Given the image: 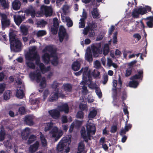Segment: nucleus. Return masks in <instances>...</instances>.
Instances as JSON below:
<instances>
[{
  "label": "nucleus",
  "mask_w": 153,
  "mask_h": 153,
  "mask_svg": "<svg viewBox=\"0 0 153 153\" xmlns=\"http://www.w3.org/2000/svg\"><path fill=\"white\" fill-rule=\"evenodd\" d=\"M39 86L42 88H45L46 86V80L45 77L42 78V80L40 81Z\"/></svg>",
  "instance_id": "nucleus-42"
},
{
  "label": "nucleus",
  "mask_w": 153,
  "mask_h": 153,
  "mask_svg": "<svg viewBox=\"0 0 153 153\" xmlns=\"http://www.w3.org/2000/svg\"><path fill=\"white\" fill-rule=\"evenodd\" d=\"M92 74L94 78H100L99 76L100 74V73L99 71H97L93 72Z\"/></svg>",
  "instance_id": "nucleus-57"
},
{
  "label": "nucleus",
  "mask_w": 153,
  "mask_h": 153,
  "mask_svg": "<svg viewBox=\"0 0 153 153\" xmlns=\"http://www.w3.org/2000/svg\"><path fill=\"white\" fill-rule=\"evenodd\" d=\"M129 83V86L130 87L136 88L139 85V82L138 81L135 80H132Z\"/></svg>",
  "instance_id": "nucleus-34"
},
{
  "label": "nucleus",
  "mask_w": 153,
  "mask_h": 153,
  "mask_svg": "<svg viewBox=\"0 0 153 153\" xmlns=\"http://www.w3.org/2000/svg\"><path fill=\"white\" fill-rule=\"evenodd\" d=\"M85 145L82 143L80 142L79 143L78 147V151L82 152L83 153H86L87 151L85 150Z\"/></svg>",
  "instance_id": "nucleus-31"
},
{
  "label": "nucleus",
  "mask_w": 153,
  "mask_h": 153,
  "mask_svg": "<svg viewBox=\"0 0 153 153\" xmlns=\"http://www.w3.org/2000/svg\"><path fill=\"white\" fill-rule=\"evenodd\" d=\"M84 117V114L82 111H79L76 114V118L80 119H83Z\"/></svg>",
  "instance_id": "nucleus-46"
},
{
  "label": "nucleus",
  "mask_w": 153,
  "mask_h": 153,
  "mask_svg": "<svg viewBox=\"0 0 153 153\" xmlns=\"http://www.w3.org/2000/svg\"><path fill=\"white\" fill-rule=\"evenodd\" d=\"M75 126L76 128L80 127L82 124V122L78 120H76L75 121Z\"/></svg>",
  "instance_id": "nucleus-64"
},
{
  "label": "nucleus",
  "mask_w": 153,
  "mask_h": 153,
  "mask_svg": "<svg viewBox=\"0 0 153 153\" xmlns=\"http://www.w3.org/2000/svg\"><path fill=\"white\" fill-rule=\"evenodd\" d=\"M54 57L53 55L49 54L47 53H45L42 56V58L45 64H48L49 63L50 61L51 57Z\"/></svg>",
  "instance_id": "nucleus-14"
},
{
  "label": "nucleus",
  "mask_w": 153,
  "mask_h": 153,
  "mask_svg": "<svg viewBox=\"0 0 153 153\" xmlns=\"http://www.w3.org/2000/svg\"><path fill=\"white\" fill-rule=\"evenodd\" d=\"M6 134L4 129H1L0 131V141H2L5 138Z\"/></svg>",
  "instance_id": "nucleus-39"
},
{
  "label": "nucleus",
  "mask_w": 153,
  "mask_h": 153,
  "mask_svg": "<svg viewBox=\"0 0 153 153\" xmlns=\"http://www.w3.org/2000/svg\"><path fill=\"white\" fill-rule=\"evenodd\" d=\"M138 9L140 15H142L146 13V9L144 7H143L142 6H141Z\"/></svg>",
  "instance_id": "nucleus-52"
},
{
  "label": "nucleus",
  "mask_w": 153,
  "mask_h": 153,
  "mask_svg": "<svg viewBox=\"0 0 153 153\" xmlns=\"http://www.w3.org/2000/svg\"><path fill=\"white\" fill-rule=\"evenodd\" d=\"M80 66V64L78 61L75 62L72 65V68L74 71H76L79 69Z\"/></svg>",
  "instance_id": "nucleus-27"
},
{
  "label": "nucleus",
  "mask_w": 153,
  "mask_h": 153,
  "mask_svg": "<svg viewBox=\"0 0 153 153\" xmlns=\"http://www.w3.org/2000/svg\"><path fill=\"white\" fill-rule=\"evenodd\" d=\"M13 8L14 10H18L20 8L21 6L20 2L18 0L14 1L12 4Z\"/></svg>",
  "instance_id": "nucleus-20"
},
{
  "label": "nucleus",
  "mask_w": 153,
  "mask_h": 153,
  "mask_svg": "<svg viewBox=\"0 0 153 153\" xmlns=\"http://www.w3.org/2000/svg\"><path fill=\"white\" fill-rule=\"evenodd\" d=\"M80 22H79V27L84 28L85 27V20H84L83 19H80Z\"/></svg>",
  "instance_id": "nucleus-56"
},
{
  "label": "nucleus",
  "mask_w": 153,
  "mask_h": 153,
  "mask_svg": "<svg viewBox=\"0 0 153 153\" xmlns=\"http://www.w3.org/2000/svg\"><path fill=\"white\" fill-rule=\"evenodd\" d=\"M20 28L21 32L25 35H26L28 32L27 28L25 26L22 25L21 26Z\"/></svg>",
  "instance_id": "nucleus-43"
},
{
  "label": "nucleus",
  "mask_w": 153,
  "mask_h": 153,
  "mask_svg": "<svg viewBox=\"0 0 153 153\" xmlns=\"http://www.w3.org/2000/svg\"><path fill=\"white\" fill-rule=\"evenodd\" d=\"M80 133L82 137L86 143H88L87 140L86 139V133L85 129L84 128H82L80 131Z\"/></svg>",
  "instance_id": "nucleus-36"
},
{
  "label": "nucleus",
  "mask_w": 153,
  "mask_h": 153,
  "mask_svg": "<svg viewBox=\"0 0 153 153\" xmlns=\"http://www.w3.org/2000/svg\"><path fill=\"white\" fill-rule=\"evenodd\" d=\"M47 51L50 52V54L52 53V55H55V51H54L53 47L51 45L47 46L42 50V52L43 53H45Z\"/></svg>",
  "instance_id": "nucleus-18"
},
{
  "label": "nucleus",
  "mask_w": 153,
  "mask_h": 153,
  "mask_svg": "<svg viewBox=\"0 0 153 153\" xmlns=\"http://www.w3.org/2000/svg\"><path fill=\"white\" fill-rule=\"evenodd\" d=\"M101 45L100 44L98 47L93 45L91 47L92 51L94 56L95 57H97L99 56V54H101L102 51L101 49Z\"/></svg>",
  "instance_id": "nucleus-7"
},
{
  "label": "nucleus",
  "mask_w": 153,
  "mask_h": 153,
  "mask_svg": "<svg viewBox=\"0 0 153 153\" xmlns=\"http://www.w3.org/2000/svg\"><path fill=\"white\" fill-rule=\"evenodd\" d=\"M1 23L2 27H8L10 24V21L9 19L2 21Z\"/></svg>",
  "instance_id": "nucleus-38"
},
{
  "label": "nucleus",
  "mask_w": 153,
  "mask_h": 153,
  "mask_svg": "<svg viewBox=\"0 0 153 153\" xmlns=\"http://www.w3.org/2000/svg\"><path fill=\"white\" fill-rule=\"evenodd\" d=\"M46 34V32L45 31L42 30L39 31L37 33V35L38 37L43 36Z\"/></svg>",
  "instance_id": "nucleus-53"
},
{
  "label": "nucleus",
  "mask_w": 153,
  "mask_h": 153,
  "mask_svg": "<svg viewBox=\"0 0 153 153\" xmlns=\"http://www.w3.org/2000/svg\"><path fill=\"white\" fill-rule=\"evenodd\" d=\"M41 10L45 14L46 17L51 16L52 14V10L49 7L42 6L41 7Z\"/></svg>",
  "instance_id": "nucleus-6"
},
{
  "label": "nucleus",
  "mask_w": 153,
  "mask_h": 153,
  "mask_svg": "<svg viewBox=\"0 0 153 153\" xmlns=\"http://www.w3.org/2000/svg\"><path fill=\"white\" fill-rule=\"evenodd\" d=\"M24 122L26 125L29 126H32L34 124L32 117L29 115L25 117Z\"/></svg>",
  "instance_id": "nucleus-15"
},
{
  "label": "nucleus",
  "mask_w": 153,
  "mask_h": 153,
  "mask_svg": "<svg viewBox=\"0 0 153 153\" xmlns=\"http://www.w3.org/2000/svg\"><path fill=\"white\" fill-rule=\"evenodd\" d=\"M97 111L96 110H93L91 111L88 114V117L89 118H93L96 115Z\"/></svg>",
  "instance_id": "nucleus-40"
},
{
  "label": "nucleus",
  "mask_w": 153,
  "mask_h": 153,
  "mask_svg": "<svg viewBox=\"0 0 153 153\" xmlns=\"http://www.w3.org/2000/svg\"><path fill=\"white\" fill-rule=\"evenodd\" d=\"M125 126L124 128H125L126 131H128L131 128L132 125L130 124H129L127 125V121H126L125 123Z\"/></svg>",
  "instance_id": "nucleus-62"
},
{
  "label": "nucleus",
  "mask_w": 153,
  "mask_h": 153,
  "mask_svg": "<svg viewBox=\"0 0 153 153\" xmlns=\"http://www.w3.org/2000/svg\"><path fill=\"white\" fill-rule=\"evenodd\" d=\"M16 97L20 99H22L25 96L23 89L17 90L16 93Z\"/></svg>",
  "instance_id": "nucleus-30"
},
{
  "label": "nucleus",
  "mask_w": 153,
  "mask_h": 153,
  "mask_svg": "<svg viewBox=\"0 0 153 153\" xmlns=\"http://www.w3.org/2000/svg\"><path fill=\"white\" fill-rule=\"evenodd\" d=\"M117 126L116 125H113L111 127L110 131L112 133H114L117 131Z\"/></svg>",
  "instance_id": "nucleus-58"
},
{
  "label": "nucleus",
  "mask_w": 153,
  "mask_h": 153,
  "mask_svg": "<svg viewBox=\"0 0 153 153\" xmlns=\"http://www.w3.org/2000/svg\"><path fill=\"white\" fill-rule=\"evenodd\" d=\"M53 124L51 123H47L46 126L45 128V131H47L50 130L52 128Z\"/></svg>",
  "instance_id": "nucleus-47"
},
{
  "label": "nucleus",
  "mask_w": 153,
  "mask_h": 153,
  "mask_svg": "<svg viewBox=\"0 0 153 153\" xmlns=\"http://www.w3.org/2000/svg\"><path fill=\"white\" fill-rule=\"evenodd\" d=\"M88 26L90 27V30H94L97 28V25L95 22H92L91 23H89Z\"/></svg>",
  "instance_id": "nucleus-48"
},
{
  "label": "nucleus",
  "mask_w": 153,
  "mask_h": 153,
  "mask_svg": "<svg viewBox=\"0 0 153 153\" xmlns=\"http://www.w3.org/2000/svg\"><path fill=\"white\" fill-rule=\"evenodd\" d=\"M60 109L61 111H64L66 114L68 113L69 111V108L67 103H65L61 106Z\"/></svg>",
  "instance_id": "nucleus-25"
},
{
  "label": "nucleus",
  "mask_w": 153,
  "mask_h": 153,
  "mask_svg": "<svg viewBox=\"0 0 153 153\" xmlns=\"http://www.w3.org/2000/svg\"><path fill=\"white\" fill-rule=\"evenodd\" d=\"M88 67H85L84 69L83 68V76L91 78V71H88Z\"/></svg>",
  "instance_id": "nucleus-22"
},
{
  "label": "nucleus",
  "mask_w": 153,
  "mask_h": 153,
  "mask_svg": "<svg viewBox=\"0 0 153 153\" xmlns=\"http://www.w3.org/2000/svg\"><path fill=\"white\" fill-rule=\"evenodd\" d=\"M90 28L89 26H87L84 28L83 30V33L85 35H87L88 31H90Z\"/></svg>",
  "instance_id": "nucleus-61"
},
{
  "label": "nucleus",
  "mask_w": 153,
  "mask_h": 153,
  "mask_svg": "<svg viewBox=\"0 0 153 153\" xmlns=\"http://www.w3.org/2000/svg\"><path fill=\"white\" fill-rule=\"evenodd\" d=\"M29 75L32 80H35L37 83L40 82L42 78L41 73L39 72H37L36 71L30 73Z\"/></svg>",
  "instance_id": "nucleus-5"
},
{
  "label": "nucleus",
  "mask_w": 153,
  "mask_h": 153,
  "mask_svg": "<svg viewBox=\"0 0 153 153\" xmlns=\"http://www.w3.org/2000/svg\"><path fill=\"white\" fill-rule=\"evenodd\" d=\"M110 49L109 45L108 44H105L104 45L103 50V54L106 56L109 53Z\"/></svg>",
  "instance_id": "nucleus-32"
},
{
  "label": "nucleus",
  "mask_w": 153,
  "mask_h": 153,
  "mask_svg": "<svg viewBox=\"0 0 153 153\" xmlns=\"http://www.w3.org/2000/svg\"><path fill=\"white\" fill-rule=\"evenodd\" d=\"M25 12L27 15H30L32 18L35 17L36 14L35 10L32 6L26 9Z\"/></svg>",
  "instance_id": "nucleus-13"
},
{
  "label": "nucleus",
  "mask_w": 153,
  "mask_h": 153,
  "mask_svg": "<svg viewBox=\"0 0 153 153\" xmlns=\"http://www.w3.org/2000/svg\"><path fill=\"white\" fill-rule=\"evenodd\" d=\"M66 22H67V25L68 27H70L73 25V22L70 18H66Z\"/></svg>",
  "instance_id": "nucleus-49"
},
{
  "label": "nucleus",
  "mask_w": 153,
  "mask_h": 153,
  "mask_svg": "<svg viewBox=\"0 0 153 153\" xmlns=\"http://www.w3.org/2000/svg\"><path fill=\"white\" fill-rule=\"evenodd\" d=\"M11 94V93L10 90L5 91L4 94V100H9L10 98Z\"/></svg>",
  "instance_id": "nucleus-35"
},
{
  "label": "nucleus",
  "mask_w": 153,
  "mask_h": 153,
  "mask_svg": "<svg viewBox=\"0 0 153 153\" xmlns=\"http://www.w3.org/2000/svg\"><path fill=\"white\" fill-rule=\"evenodd\" d=\"M59 93L58 90L57 89L56 92H55V94L49 98V101L52 102L57 100L59 97Z\"/></svg>",
  "instance_id": "nucleus-28"
},
{
  "label": "nucleus",
  "mask_w": 153,
  "mask_h": 153,
  "mask_svg": "<svg viewBox=\"0 0 153 153\" xmlns=\"http://www.w3.org/2000/svg\"><path fill=\"white\" fill-rule=\"evenodd\" d=\"M25 19V14L23 15H18L16 17H14L15 22L16 25L19 26L20 25L22 21Z\"/></svg>",
  "instance_id": "nucleus-10"
},
{
  "label": "nucleus",
  "mask_w": 153,
  "mask_h": 153,
  "mask_svg": "<svg viewBox=\"0 0 153 153\" xmlns=\"http://www.w3.org/2000/svg\"><path fill=\"white\" fill-rule=\"evenodd\" d=\"M68 140L66 137L62 138L58 143L56 146L57 150L61 153H63L65 147H66L68 145Z\"/></svg>",
  "instance_id": "nucleus-2"
},
{
  "label": "nucleus",
  "mask_w": 153,
  "mask_h": 153,
  "mask_svg": "<svg viewBox=\"0 0 153 153\" xmlns=\"http://www.w3.org/2000/svg\"><path fill=\"white\" fill-rule=\"evenodd\" d=\"M39 143L36 141L33 144L30 145L28 148L29 153H34L38 149L39 146Z\"/></svg>",
  "instance_id": "nucleus-9"
},
{
  "label": "nucleus",
  "mask_w": 153,
  "mask_h": 153,
  "mask_svg": "<svg viewBox=\"0 0 153 153\" xmlns=\"http://www.w3.org/2000/svg\"><path fill=\"white\" fill-rule=\"evenodd\" d=\"M91 14L94 19H98L100 17L97 8H94L91 11Z\"/></svg>",
  "instance_id": "nucleus-23"
},
{
  "label": "nucleus",
  "mask_w": 153,
  "mask_h": 153,
  "mask_svg": "<svg viewBox=\"0 0 153 153\" xmlns=\"http://www.w3.org/2000/svg\"><path fill=\"white\" fill-rule=\"evenodd\" d=\"M53 27H59L58 20L56 18H54L53 20Z\"/></svg>",
  "instance_id": "nucleus-54"
},
{
  "label": "nucleus",
  "mask_w": 153,
  "mask_h": 153,
  "mask_svg": "<svg viewBox=\"0 0 153 153\" xmlns=\"http://www.w3.org/2000/svg\"><path fill=\"white\" fill-rule=\"evenodd\" d=\"M132 71V68L130 67L128 68L126 70V73L125 74L126 77H128L131 74Z\"/></svg>",
  "instance_id": "nucleus-51"
},
{
  "label": "nucleus",
  "mask_w": 153,
  "mask_h": 153,
  "mask_svg": "<svg viewBox=\"0 0 153 153\" xmlns=\"http://www.w3.org/2000/svg\"><path fill=\"white\" fill-rule=\"evenodd\" d=\"M36 47L33 46L29 50V53L26 56V58L27 59H30L33 56H35L38 54L37 52L36 51Z\"/></svg>",
  "instance_id": "nucleus-11"
},
{
  "label": "nucleus",
  "mask_w": 153,
  "mask_h": 153,
  "mask_svg": "<svg viewBox=\"0 0 153 153\" xmlns=\"http://www.w3.org/2000/svg\"><path fill=\"white\" fill-rule=\"evenodd\" d=\"M63 88L65 91L71 92L72 90V85L69 83H64L63 85Z\"/></svg>",
  "instance_id": "nucleus-19"
},
{
  "label": "nucleus",
  "mask_w": 153,
  "mask_h": 153,
  "mask_svg": "<svg viewBox=\"0 0 153 153\" xmlns=\"http://www.w3.org/2000/svg\"><path fill=\"white\" fill-rule=\"evenodd\" d=\"M85 59L86 60L89 62H91L93 61V58L91 52V51L87 52L85 55Z\"/></svg>",
  "instance_id": "nucleus-21"
},
{
  "label": "nucleus",
  "mask_w": 153,
  "mask_h": 153,
  "mask_svg": "<svg viewBox=\"0 0 153 153\" xmlns=\"http://www.w3.org/2000/svg\"><path fill=\"white\" fill-rule=\"evenodd\" d=\"M27 59L28 60L31 61H33L35 60V63L37 65H39L40 63V58L38 54L36 55L35 56H33L30 59Z\"/></svg>",
  "instance_id": "nucleus-24"
},
{
  "label": "nucleus",
  "mask_w": 153,
  "mask_h": 153,
  "mask_svg": "<svg viewBox=\"0 0 153 153\" xmlns=\"http://www.w3.org/2000/svg\"><path fill=\"white\" fill-rule=\"evenodd\" d=\"M96 92L99 97L100 98H101L102 97V93L100 89L96 88Z\"/></svg>",
  "instance_id": "nucleus-63"
},
{
  "label": "nucleus",
  "mask_w": 153,
  "mask_h": 153,
  "mask_svg": "<svg viewBox=\"0 0 153 153\" xmlns=\"http://www.w3.org/2000/svg\"><path fill=\"white\" fill-rule=\"evenodd\" d=\"M31 61L28 60L26 62V64L27 66L32 69H34L35 68V66L34 64Z\"/></svg>",
  "instance_id": "nucleus-41"
},
{
  "label": "nucleus",
  "mask_w": 153,
  "mask_h": 153,
  "mask_svg": "<svg viewBox=\"0 0 153 153\" xmlns=\"http://www.w3.org/2000/svg\"><path fill=\"white\" fill-rule=\"evenodd\" d=\"M0 3L2 7L4 9L8 8V4L6 2V0H0Z\"/></svg>",
  "instance_id": "nucleus-45"
},
{
  "label": "nucleus",
  "mask_w": 153,
  "mask_h": 153,
  "mask_svg": "<svg viewBox=\"0 0 153 153\" xmlns=\"http://www.w3.org/2000/svg\"><path fill=\"white\" fill-rule=\"evenodd\" d=\"M19 112L21 115L24 114L25 112V108L24 106H22L19 108Z\"/></svg>",
  "instance_id": "nucleus-55"
},
{
  "label": "nucleus",
  "mask_w": 153,
  "mask_h": 153,
  "mask_svg": "<svg viewBox=\"0 0 153 153\" xmlns=\"http://www.w3.org/2000/svg\"><path fill=\"white\" fill-rule=\"evenodd\" d=\"M30 134V129L28 128H25L23 131L22 134V138L27 140Z\"/></svg>",
  "instance_id": "nucleus-16"
},
{
  "label": "nucleus",
  "mask_w": 153,
  "mask_h": 153,
  "mask_svg": "<svg viewBox=\"0 0 153 153\" xmlns=\"http://www.w3.org/2000/svg\"><path fill=\"white\" fill-rule=\"evenodd\" d=\"M143 71L142 70L137 71V74L133 76L130 78L131 80L141 79L142 80L143 78Z\"/></svg>",
  "instance_id": "nucleus-12"
},
{
  "label": "nucleus",
  "mask_w": 153,
  "mask_h": 153,
  "mask_svg": "<svg viewBox=\"0 0 153 153\" xmlns=\"http://www.w3.org/2000/svg\"><path fill=\"white\" fill-rule=\"evenodd\" d=\"M40 139L42 146L45 147L47 145V142L44 136L41 132H40Z\"/></svg>",
  "instance_id": "nucleus-29"
},
{
  "label": "nucleus",
  "mask_w": 153,
  "mask_h": 153,
  "mask_svg": "<svg viewBox=\"0 0 153 153\" xmlns=\"http://www.w3.org/2000/svg\"><path fill=\"white\" fill-rule=\"evenodd\" d=\"M91 78H88L86 77L83 76V81L81 82L80 84L84 86L87 83L88 81H89V82H91Z\"/></svg>",
  "instance_id": "nucleus-37"
},
{
  "label": "nucleus",
  "mask_w": 153,
  "mask_h": 153,
  "mask_svg": "<svg viewBox=\"0 0 153 153\" xmlns=\"http://www.w3.org/2000/svg\"><path fill=\"white\" fill-rule=\"evenodd\" d=\"M59 40L60 42H62L65 38L66 40L68 39V36L67 34L65 29L63 26H61L59 28L58 33Z\"/></svg>",
  "instance_id": "nucleus-4"
},
{
  "label": "nucleus",
  "mask_w": 153,
  "mask_h": 153,
  "mask_svg": "<svg viewBox=\"0 0 153 153\" xmlns=\"http://www.w3.org/2000/svg\"><path fill=\"white\" fill-rule=\"evenodd\" d=\"M58 83H57L56 82H54L53 84L52 85L51 87L53 88L55 90L54 91L55 92H56L57 90H58V91H59V89L58 88Z\"/></svg>",
  "instance_id": "nucleus-50"
},
{
  "label": "nucleus",
  "mask_w": 153,
  "mask_h": 153,
  "mask_svg": "<svg viewBox=\"0 0 153 153\" xmlns=\"http://www.w3.org/2000/svg\"><path fill=\"white\" fill-rule=\"evenodd\" d=\"M9 41L11 48L13 49L16 52H19L21 51L22 43L18 39H16L14 35L10 34Z\"/></svg>",
  "instance_id": "nucleus-1"
},
{
  "label": "nucleus",
  "mask_w": 153,
  "mask_h": 153,
  "mask_svg": "<svg viewBox=\"0 0 153 153\" xmlns=\"http://www.w3.org/2000/svg\"><path fill=\"white\" fill-rule=\"evenodd\" d=\"M123 104L124 105V108H123V112L125 115H127L128 116V111L127 109V106L124 102H123Z\"/></svg>",
  "instance_id": "nucleus-60"
},
{
  "label": "nucleus",
  "mask_w": 153,
  "mask_h": 153,
  "mask_svg": "<svg viewBox=\"0 0 153 153\" xmlns=\"http://www.w3.org/2000/svg\"><path fill=\"white\" fill-rule=\"evenodd\" d=\"M48 113L51 116L53 119L57 120L60 116L59 111L56 109H53L48 111Z\"/></svg>",
  "instance_id": "nucleus-8"
},
{
  "label": "nucleus",
  "mask_w": 153,
  "mask_h": 153,
  "mask_svg": "<svg viewBox=\"0 0 153 153\" xmlns=\"http://www.w3.org/2000/svg\"><path fill=\"white\" fill-rule=\"evenodd\" d=\"M52 137L55 138V141H57L63 134L62 131L59 130L57 127H54L53 128L50 132Z\"/></svg>",
  "instance_id": "nucleus-3"
},
{
  "label": "nucleus",
  "mask_w": 153,
  "mask_h": 153,
  "mask_svg": "<svg viewBox=\"0 0 153 153\" xmlns=\"http://www.w3.org/2000/svg\"><path fill=\"white\" fill-rule=\"evenodd\" d=\"M36 140V137L34 135H31L28 138V140L27 141V143L28 144H30L33 143Z\"/></svg>",
  "instance_id": "nucleus-44"
},
{
  "label": "nucleus",
  "mask_w": 153,
  "mask_h": 153,
  "mask_svg": "<svg viewBox=\"0 0 153 153\" xmlns=\"http://www.w3.org/2000/svg\"><path fill=\"white\" fill-rule=\"evenodd\" d=\"M41 71L43 73H44L47 71H48L50 68L49 66L47 67L46 68L45 66L42 63H41L38 65Z\"/></svg>",
  "instance_id": "nucleus-26"
},
{
  "label": "nucleus",
  "mask_w": 153,
  "mask_h": 153,
  "mask_svg": "<svg viewBox=\"0 0 153 153\" xmlns=\"http://www.w3.org/2000/svg\"><path fill=\"white\" fill-rule=\"evenodd\" d=\"M87 132L92 133L94 135L96 132V129L93 124H89L86 126Z\"/></svg>",
  "instance_id": "nucleus-17"
},
{
  "label": "nucleus",
  "mask_w": 153,
  "mask_h": 153,
  "mask_svg": "<svg viewBox=\"0 0 153 153\" xmlns=\"http://www.w3.org/2000/svg\"><path fill=\"white\" fill-rule=\"evenodd\" d=\"M140 13L138 8H134L132 13V16L134 18H137L139 17Z\"/></svg>",
  "instance_id": "nucleus-33"
},
{
  "label": "nucleus",
  "mask_w": 153,
  "mask_h": 153,
  "mask_svg": "<svg viewBox=\"0 0 153 153\" xmlns=\"http://www.w3.org/2000/svg\"><path fill=\"white\" fill-rule=\"evenodd\" d=\"M47 24V22L43 20L39 21L37 22V25H42V26H44Z\"/></svg>",
  "instance_id": "nucleus-59"
}]
</instances>
